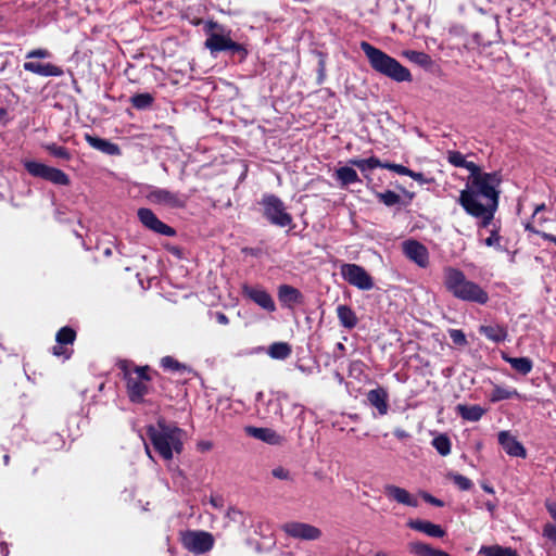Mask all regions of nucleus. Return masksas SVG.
Returning a JSON list of instances; mask_svg holds the SVG:
<instances>
[{
    "instance_id": "a878e982",
    "label": "nucleus",
    "mask_w": 556,
    "mask_h": 556,
    "mask_svg": "<svg viewBox=\"0 0 556 556\" xmlns=\"http://www.w3.org/2000/svg\"><path fill=\"white\" fill-rule=\"evenodd\" d=\"M503 359L507 362L516 371L522 375L529 374L533 368L532 361L528 357H510L504 355Z\"/></svg>"
},
{
    "instance_id": "bb28decb",
    "label": "nucleus",
    "mask_w": 556,
    "mask_h": 556,
    "mask_svg": "<svg viewBox=\"0 0 556 556\" xmlns=\"http://www.w3.org/2000/svg\"><path fill=\"white\" fill-rule=\"evenodd\" d=\"M480 332L493 342H502L507 337V331L500 325L481 326Z\"/></svg>"
},
{
    "instance_id": "f8f14e48",
    "label": "nucleus",
    "mask_w": 556,
    "mask_h": 556,
    "mask_svg": "<svg viewBox=\"0 0 556 556\" xmlns=\"http://www.w3.org/2000/svg\"><path fill=\"white\" fill-rule=\"evenodd\" d=\"M148 200L153 204H159L172 208L182 207L186 199L176 192L166 189H154L149 192Z\"/></svg>"
},
{
    "instance_id": "20e7f679",
    "label": "nucleus",
    "mask_w": 556,
    "mask_h": 556,
    "mask_svg": "<svg viewBox=\"0 0 556 556\" xmlns=\"http://www.w3.org/2000/svg\"><path fill=\"white\" fill-rule=\"evenodd\" d=\"M444 286L448 292L462 301L478 304H485L489 301L488 293L478 283L468 280L465 274L457 268L446 267L444 269Z\"/></svg>"
},
{
    "instance_id": "864d4df0",
    "label": "nucleus",
    "mask_w": 556,
    "mask_h": 556,
    "mask_svg": "<svg viewBox=\"0 0 556 556\" xmlns=\"http://www.w3.org/2000/svg\"><path fill=\"white\" fill-rule=\"evenodd\" d=\"M498 241H500V238L496 233H492L486 240H485V244L489 245V247H492V245H495V244H498Z\"/></svg>"
},
{
    "instance_id": "49530a36",
    "label": "nucleus",
    "mask_w": 556,
    "mask_h": 556,
    "mask_svg": "<svg viewBox=\"0 0 556 556\" xmlns=\"http://www.w3.org/2000/svg\"><path fill=\"white\" fill-rule=\"evenodd\" d=\"M383 168H388L390 170H393L400 175H405V176H408V174H410V169L403 166V165H400V164H390V163H387V164H383Z\"/></svg>"
},
{
    "instance_id": "ddd939ff",
    "label": "nucleus",
    "mask_w": 556,
    "mask_h": 556,
    "mask_svg": "<svg viewBox=\"0 0 556 556\" xmlns=\"http://www.w3.org/2000/svg\"><path fill=\"white\" fill-rule=\"evenodd\" d=\"M206 48L211 50V52H218L225 50L240 51L241 46L231 40L228 34L224 31L220 33H212L206 41Z\"/></svg>"
},
{
    "instance_id": "f704fd0d",
    "label": "nucleus",
    "mask_w": 556,
    "mask_h": 556,
    "mask_svg": "<svg viewBox=\"0 0 556 556\" xmlns=\"http://www.w3.org/2000/svg\"><path fill=\"white\" fill-rule=\"evenodd\" d=\"M433 447L442 456H446L451 453V441L445 434H439L432 440Z\"/></svg>"
},
{
    "instance_id": "9b49d317",
    "label": "nucleus",
    "mask_w": 556,
    "mask_h": 556,
    "mask_svg": "<svg viewBox=\"0 0 556 556\" xmlns=\"http://www.w3.org/2000/svg\"><path fill=\"white\" fill-rule=\"evenodd\" d=\"M282 530L287 535L299 540L313 541L321 535L318 528L304 522H287L282 526Z\"/></svg>"
},
{
    "instance_id": "b1692460",
    "label": "nucleus",
    "mask_w": 556,
    "mask_h": 556,
    "mask_svg": "<svg viewBox=\"0 0 556 556\" xmlns=\"http://www.w3.org/2000/svg\"><path fill=\"white\" fill-rule=\"evenodd\" d=\"M337 316H338L340 324L344 328H348V329L354 328L358 323V318H357L356 314L348 305H343V304L339 305L337 307Z\"/></svg>"
},
{
    "instance_id": "c03bdc74",
    "label": "nucleus",
    "mask_w": 556,
    "mask_h": 556,
    "mask_svg": "<svg viewBox=\"0 0 556 556\" xmlns=\"http://www.w3.org/2000/svg\"><path fill=\"white\" fill-rule=\"evenodd\" d=\"M450 337L455 344H459V345L466 344V337L462 330H458V329L450 330Z\"/></svg>"
},
{
    "instance_id": "7c9ffc66",
    "label": "nucleus",
    "mask_w": 556,
    "mask_h": 556,
    "mask_svg": "<svg viewBox=\"0 0 556 556\" xmlns=\"http://www.w3.org/2000/svg\"><path fill=\"white\" fill-rule=\"evenodd\" d=\"M349 163L353 166H356L362 172L371 170L377 167H383V164L374 156L369 159H352Z\"/></svg>"
},
{
    "instance_id": "c756f323",
    "label": "nucleus",
    "mask_w": 556,
    "mask_h": 556,
    "mask_svg": "<svg viewBox=\"0 0 556 556\" xmlns=\"http://www.w3.org/2000/svg\"><path fill=\"white\" fill-rule=\"evenodd\" d=\"M479 554H483L484 556H518L510 547L500 545L482 546L479 549Z\"/></svg>"
},
{
    "instance_id": "423d86ee",
    "label": "nucleus",
    "mask_w": 556,
    "mask_h": 556,
    "mask_svg": "<svg viewBox=\"0 0 556 556\" xmlns=\"http://www.w3.org/2000/svg\"><path fill=\"white\" fill-rule=\"evenodd\" d=\"M26 170L34 177L43 178L58 186H68L71 180L67 174L63 170L48 166L37 161H24Z\"/></svg>"
},
{
    "instance_id": "8fccbe9b",
    "label": "nucleus",
    "mask_w": 556,
    "mask_h": 556,
    "mask_svg": "<svg viewBox=\"0 0 556 556\" xmlns=\"http://www.w3.org/2000/svg\"><path fill=\"white\" fill-rule=\"evenodd\" d=\"M463 167L470 172L469 177H473L476 174H481L479 167L473 162L467 161V165H464Z\"/></svg>"
},
{
    "instance_id": "603ef678",
    "label": "nucleus",
    "mask_w": 556,
    "mask_h": 556,
    "mask_svg": "<svg viewBox=\"0 0 556 556\" xmlns=\"http://www.w3.org/2000/svg\"><path fill=\"white\" fill-rule=\"evenodd\" d=\"M424 498H425V501H427L428 503H430V504H432V505H434V506H439V507L443 506L442 501H440V500H438V498L433 497V496H432V495H430V494L425 493V494H424Z\"/></svg>"
},
{
    "instance_id": "3c124183",
    "label": "nucleus",
    "mask_w": 556,
    "mask_h": 556,
    "mask_svg": "<svg viewBox=\"0 0 556 556\" xmlns=\"http://www.w3.org/2000/svg\"><path fill=\"white\" fill-rule=\"evenodd\" d=\"M545 506H546V509L549 513L551 517L556 521V503L552 502V501H547Z\"/></svg>"
},
{
    "instance_id": "4d7b16f0",
    "label": "nucleus",
    "mask_w": 556,
    "mask_h": 556,
    "mask_svg": "<svg viewBox=\"0 0 556 556\" xmlns=\"http://www.w3.org/2000/svg\"><path fill=\"white\" fill-rule=\"evenodd\" d=\"M541 236L543 239L548 240L556 244V237L554 235L543 232Z\"/></svg>"
},
{
    "instance_id": "a18cd8bd",
    "label": "nucleus",
    "mask_w": 556,
    "mask_h": 556,
    "mask_svg": "<svg viewBox=\"0 0 556 556\" xmlns=\"http://www.w3.org/2000/svg\"><path fill=\"white\" fill-rule=\"evenodd\" d=\"M51 56V53L46 49H35L27 53V59H48Z\"/></svg>"
},
{
    "instance_id": "13d9d810",
    "label": "nucleus",
    "mask_w": 556,
    "mask_h": 556,
    "mask_svg": "<svg viewBox=\"0 0 556 556\" xmlns=\"http://www.w3.org/2000/svg\"><path fill=\"white\" fill-rule=\"evenodd\" d=\"M495 507H496V506H495V504H494V503H492V502H486V503H485V508H486L491 514H493V513H494Z\"/></svg>"
},
{
    "instance_id": "e2e57ef3",
    "label": "nucleus",
    "mask_w": 556,
    "mask_h": 556,
    "mask_svg": "<svg viewBox=\"0 0 556 556\" xmlns=\"http://www.w3.org/2000/svg\"><path fill=\"white\" fill-rule=\"evenodd\" d=\"M338 349L343 350V349H344L343 344H342V343H339V344H338Z\"/></svg>"
},
{
    "instance_id": "37998d69",
    "label": "nucleus",
    "mask_w": 556,
    "mask_h": 556,
    "mask_svg": "<svg viewBox=\"0 0 556 556\" xmlns=\"http://www.w3.org/2000/svg\"><path fill=\"white\" fill-rule=\"evenodd\" d=\"M161 365L164 369L167 370H177L180 367V364L170 356H165L161 359Z\"/></svg>"
},
{
    "instance_id": "6ab92c4d",
    "label": "nucleus",
    "mask_w": 556,
    "mask_h": 556,
    "mask_svg": "<svg viewBox=\"0 0 556 556\" xmlns=\"http://www.w3.org/2000/svg\"><path fill=\"white\" fill-rule=\"evenodd\" d=\"M24 70L45 77H59L63 74L61 67L53 65L51 63L25 62Z\"/></svg>"
},
{
    "instance_id": "2eb2a0df",
    "label": "nucleus",
    "mask_w": 556,
    "mask_h": 556,
    "mask_svg": "<svg viewBox=\"0 0 556 556\" xmlns=\"http://www.w3.org/2000/svg\"><path fill=\"white\" fill-rule=\"evenodd\" d=\"M404 254L420 267H426L429 263L428 250L421 243L408 240L403 243Z\"/></svg>"
},
{
    "instance_id": "473e14b6",
    "label": "nucleus",
    "mask_w": 556,
    "mask_h": 556,
    "mask_svg": "<svg viewBox=\"0 0 556 556\" xmlns=\"http://www.w3.org/2000/svg\"><path fill=\"white\" fill-rule=\"evenodd\" d=\"M337 178L343 184L349 185L358 180L357 173L350 166L340 167L336 172Z\"/></svg>"
},
{
    "instance_id": "39448f33",
    "label": "nucleus",
    "mask_w": 556,
    "mask_h": 556,
    "mask_svg": "<svg viewBox=\"0 0 556 556\" xmlns=\"http://www.w3.org/2000/svg\"><path fill=\"white\" fill-rule=\"evenodd\" d=\"M127 383V392L131 402H141L149 392L150 376L148 367H134L126 362L121 364Z\"/></svg>"
},
{
    "instance_id": "5fc2aeb1",
    "label": "nucleus",
    "mask_w": 556,
    "mask_h": 556,
    "mask_svg": "<svg viewBox=\"0 0 556 556\" xmlns=\"http://www.w3.org/2000/svg\"><path fill=\"white\" fill-rule=\"evenodd\" d=\"M216 320L220 325H227L229 323L228 317L223 313L216 314Z\"/></svg>"
},
{
    "instance_id": "a19ab883",
    "label": "nucleus",
    "mask_w": 556,
    "mask_h": 556,
    "mask_svg": "<svg viewBox=\"0 0 556 556\" xmlns=\"http://www.w3.org/2000/svg\"><path fill=\"white\" fill-rule=\"evenodd\" d=\"M453 482L460 489V490H469L472 486V482L465 476L455 473L452 476Z\"/></svg>"
},
{
    "instance_id": "5701e85b",
    "label": "nucleus",
    "mask_w": 556,
    "mask_h": 556,
    "mask_svg": "<svg viewBox=\"0 0 556 556\" xmlns=\"http://www.w3.org/2000/svg\"><path fill=\"white\" fill-rule=\"evenodd\" d=\"M85 139L93 149L99 150L105 154L117 155L119 153V148L109 140L93 137L91 135H86Z\"/></svg>"
},
{
    "instance_id": "f3484780",
    "label": "nucleus",
    "mask_w": 556,
    "mask_h": 556,
    "mask_svg": "<svg viewBox=\"0 0 556 556\" xmlns=\"http://www.w3.org/2000/svg\"><path fill=\"white\" fill-rule=\"evenodd\" d=\"M245 433L270 445H280L283 437L270 428L245 427Z\"/></svg>"
},
{
    "instance_id": "f257e3e1",
    "label": "nucleus",
    "mask_w": 556,
    "mask_h": 556,
    "mask_svg": "<svg viewBox=\"0 0 556 556\" xmlns=\"http://www.w3.org/2000/svg\"><path fill=\"white\" fill-rule=\"evenodd\" d=\"M500 184L496 173L476 174L468 178L467 188L460 192L459 203L469 215L481 219L483 227L491 223L498 206Z\"/></svg>"
},
{
    "instance_id": "72a5a7b5",
    "label": "nucleus",
    "mask_w": 556,
    "mask_h": 556,
    "mask_svg": "<svg viewBox=\"0 0 556 556\" xmlns=\"http://www.w3.org/2000/svg\"><path fill=\"white\" fill-rule=\"evenodd\" d=\"M408 549L416 556H434L435 549L430 545L422 542H412L408 545Z\"/></svg>"
},
{
    "instance_id": "2f4dec72",
    "label": "nucleus",
    "mask_w": 556,
    "mask_h": 556,
    "mask_svg": "<svg viewBox=\"0 0 556 556\" xmlns=\"http://www.w3.org/2000/svg\"><path fill=\"white\" fill-rule=\"evenodd\" d=\"M268 354L276 359H285L291 354V348L288 343L276 342L269 346Z\"/></svg>"
},
{
    "instance_id": "1a4fd4ad",
    "label": "nucleus",
    "mask_w": 556,
    "mask_h": 556,
    "mask_svg": "<svg viewBox=\"0 0 556 556\" xmlns=\"http://www.w3.org/2000/svg\"><path fill=\"white\" fill-rule=\"evenodd\" d=\"M181 541L184 547L195 555L211 551L215 542L214 536L206 531H188Z\"/></svg>"
},
{
    "instance_id": "680f3d73",
    "label": "nucleus",
    "mask_w": 556,
    "mask_h": 556,
    "mask_svg": "<svg viewBox=\"0 0 556 556\" xmlns=\"http://www.w3.org/2000/svg\"><path fill=\"white\" fill-rule=\"evenodd\" d=\"M544 208V205H540L535 208V213H538L539 211H542Z\"/></svg>"
},
{
    "instance_id": "393cba45",
    "label": "nucleus",
    "mask_w": 556,
    "mask_h": 556,
    "mask_svg": "<svg viewBox=\"0 0 556 556\" xmlns=\"http://www.w3.org/2000/svg\"><path fill=\"white\" fill-rule=\"evenodd\" d=\"M367 399H368L369 403L372 406H375L381 415L387 414V412H388V404H387L388 394L383 389L379 388V389L369 391Z\"/></svg>"
},
{
    "instance_id": "dca6fc26",
    "label": "nucleus",
    "mask_w": 556,
    "mask_h": 556,
    "mask_svg": "<svg viewBox=\"0 0 556 556\" xmlns=\"http://www.w3.org/2000/svg\"><path fill=\"white\" fill-rule=\"evenodd\" d=\"M497 437L498 443L509 456L521 458L527 456L523 445L509 431H501Z\"/></svg>"
},
{
    "instance_id": "bf43d9fd",
    "label": "nucleus",
    "mask_w": 556,
    "mask_h": 556,
    "mask_svg": "<svg viewBox=\"0 0 556 556\" xmlns=\"http://www.w3.org/2000/svg\"><path fill=\"white\" fill-rule=\"evenodd\" d=\"M483 490L490 494L494 493V490L492 486L484 484Z\"/></svg>"
},
{
    "instance_id": "aec40b11",
    "label": "nucleus",
    "mask_w": 556,
    "mask_h": 556,
    "mask_svg": "<svg viewBox=\"0 0 556 556\" xmlns=\"http://www.w3.org/2000/svg\"><path fill=\"white\" fill-rule=\"evenodd\" d=\"M76 337L75 331L70 327L61 328L56 333V342L59 345L53 348V354L56 356H65V358L70 357L67 353V349L62 348V344H71L74 342Z\"/></svg>"
},
{
    "instance_id": "ea45409f",
    "label": "nucleus",
    "mask_w": 556,
    "mask_h": 556,
    "mask_svg": "<svg viewBox=\"0 0 556 556\" xmlns=\"http://www.w3.org/2000/svg\"><path fill=\"white\" fill-rule=\"evenodd\" d=\"M46 149L54 156L56 157H60V159H64V160H70L71 157V154L68 153V151L63 148V147H60V146H56V144H49L46 147Z\"/></svg>"
},
{
    "instance_id": "de8ad7c7",
    "label": "nucleus",
    "mask_w": 556,
    "mask_h": 556,
    "mask_svg": "<svg viewBox=\"0 0 556 556\" xmlns=\"http://www.w3.org/2000/svg\"><path fill=\"white\" fill-rule=\"evenodd\" d=\"M273 476L280 480L289 479V471L282 467H277L273 470Z\"/></svg>"
},
{
    "instance_id": "4be33fe9",
    "label": "nucleus",
    "mask_w": 556,
    "mask_h": 556,
    "mask_svg": "<svg viewBox=\"0 0 556 556\" xmlns=\"http://www.w3.org/2000/svg\"><path fill=\"white\" fill-rule=\"evenodd\" d=\"M278 298L283 305H287L289 307L302 302L301 292L298 289L288 285H282L279 287Z\"/></svg>"
},
{
    "instance_id": "4c0bfd02",
    "label": "nucleus",
    "mask_w": 556,
    "mask_h": 556,
    "mask_svg": "<svg viewBox=\"0 0 556 556\" xmlns=\"http://www.w3.org/2000/svg\"><path fill=\"white\" fill-rule=\"evenodd\" d=\"M378 199L387 206H393L400 203L401 197L394 191H386L377 194Z\"/></svg>"
},
{
    "instance_id": "09e8293b",
    "label": "nucleus",
    "mask_w": 556,
    "mask_h": 556,
    "mask_svg": "<svg viewBox=\"0 0 556 556\" xmlns=\"http://www.w3.org/2000/svg\"><path fill=\"white\" fill-rule=\"evenodd\" d=\"M208 502L216 509L224 507V498L219 495H211Z\"/></svg>"
},
{
    "instance_id": "7ed1b4c3",
    "label": "nucleus",
    "mask_w": 556,
    "mask_h": 556,
    "mask_svg": "<svg viewBox=\"0 0 556 556\" xmlns=\"http://www.w3.org/2000/svg\"><path fill=\"white\" fill-rule=\"evenodd\" d=\"M361 49L365 53L372 70L377 73L397 83L412 81L410 72L394 58L375 48L367 41L361 42Z\"/></svg>"
},
{
    "instance_id": "f03ea898",
    "label": "nucleus",
    "mask_w": 556,
    "mask_h": 556,
    "mask_svg": "<svg viewBox=\"0 0 556 556\" xmlns=\"http://www.w3.org/2000/svg\"><path fill=\"white\" fill-rule=\"evenodd\" d=\"M148 435L165 460H170L175 453L179 454L182 450L184 431L164 420H160L156 426H149Z\"/></svg>"
},
{
    "instance_id": "412c9836",
    "label": "nucleus",
    "mask_w": 556,
    "mask_h": 556,
    "mask_svg": "<svg viewBox=\"0 0 556 556\" xmlns=\"http://www.w3.org/2000/svg\"><path fill=\"white\" fill-rule=\"evenodd\" d=\"M408 527L432 538H442L445 534L444 530L440 526L430 521L410 520L408 522Z\"/></svg>"
},
{
    "instance_id": "6e6d98bb",
    "label": "nucleus",
    "mask_w": 556,
    "mask_h": 556,
    "mask_svg": "<svg viewBox=\"0 0 556 556\" xmlns=\"http://www.w3.org/2000/svg\"><path fill=\"white\" fill-rule=\"evenodd\" d=\"M408 176L416 181H420V182L424 181V176L421 173H415V172L410 170V174H408Z\"/></svg>"
},
{
    "instance_id": "9d476101",
    "label": "nucleus",
    "mask_w": 556,
    "mask_h": 556,
    "mask_svg": "<svg viewBox=\"0 0 556 556\" xmlns=\"http://www.w3.org/2000/svg\"><path fill=\"white\" fill-rule=\"evenodd\" d=\"M243 294L266 312L276 311V304L271 295L260 286L243 285Z\"/></svg>"
},
{
    "instance_id": "0e129e2a",
    "label": "nucleus",
    "mask_w": 556,
    "mask_h": 556,
    "mask_svg": "<svg viewBox=\"0 0 556 556\" xmlns=\"http://www.w3.org/2000/svg\"><path fill=\"white\" fill-rule=\"evenodd\" d=\"M147 454L151 457L150 450L148 446H146Z\"/></svg>"
},
{
    "instance_id": "cd10ccee",
    "label": "nucleus",
    "mask_w": 556,
    "mask_h": 556,
    "mask_svg": "<svg viewBox=\"0 0 556 556\" xmlns=\"http://www.w3.org/2000/svg\"><path fill=\"white\" fill-rule=\"evenodd\" d=\"M458 414L466 420L478 421L484 415L485 410L479 405H458L456 407Z\"/></svg>"
},
{
    "instance_id": "4468645a",
    "label": "nucleus",
    "mask_w": 556,
    "mask_h": 556,
    "mask_svg": "<svg viewBox=\"0 0 556 556\" xmlns=\"http://www.w3.org/2000/svg\"><path fill=\"white\" fill-rule=\"evenodd\" d=\"M138 217L140 222L149 229L154 232L164 236H173L175 231L163 222H161L156 215L149 208H140L138 211Z\"/></svg>"
},
{
    "instance_id": "79ce46f5",
    "label": "nucleus",
    "mask_w": 556,
    "mask_h": 556,
    "mask_svg": "<svg viewBox=\"0 0 556 556\" xmlns=\"http://www.w3.org/2000/svg\"><path fill=\"white\" fill-rule=\"evenodd\" d=\"M448 162L457 167H463L464 165H467L466 157L459 152H450Z\"/></svg>"
},
{
    "instance_id": "c9c22d12",
    "label": "nucleus",
    "mask_w": 556,
    "mask_h": 556,
    "mask_svg": "<svg viewBox=\"0 0 556 556\" xmlns=\"http://www.w3.org/2000/svg\"><path fill=\"white\" fill-rule=\"evenodd\" d=\"M409 61L417 63L421 66L430 64V56L424 52L408 50L403 53Z\"/></svg>"
},
{
    "instance_id": "a211bd4d",
    "label": "nucleus",
    "mask_w": 556,
    "mask_h": 556,
    "mask_svg": "<svg viewBox=\"0 0 556 556\" xmlns=\"http://www.w3.org/2000/svg\"><path fill=\"white\" fill-rule=\"evenodd\" d=\"M384 493L390 500H393L400 504L410 507L418 506L417 498L403 488L393 484H388L384 486Z\"/></svg>"
},
{
    "instance_id": "6e6552de",
    "label": "nucleus",
    "mask_w": 556,
    "mask_h": 556,
    "mask_svg": "<svg viewBox=\"0 0 556 556\" xmlns=\"http://www.w3.org/2000/svg\"><path fill=\"white\" fill-rule=\"evenodd\" d=\"M340 274L345 281L359 290H370L374 288L370 275L357 264H342Z\"/></svg>"
},
{
    "instance_id": "c85d7f7f",
    "label": "nucleus",
    "mask_w": 556,
    "mask_h": 556,
    "mask_svg": "<svg viewBox=\"0 0 556 556\" xmlns=\"http://www.w3.org/2000/svg\"><path fill=\"white\" fill-rule=\"evenodd\" d=\"M515 396H519V393L515 389L504 388L502 386L495 384L493 387L492 392L490 393V401L495 403L502 400L511 399Z\"/></svg>"
},
{
    "instance_id": "e433bc0d",
    "label": "nucleus",
    "mask_w": 556,
    "mask_h": 556,
    "mask_svg": "<svg viewBox=\"0 0 556 556\" xmlns=\"http://www.w3.org/2000/svg\"><path fill=\"white\" fill-rule=\"evenodd\" d=\"M153 102V97L150 93H139L131 98V103L136 109H146Z\"/></svg>"
},
{
    "instance_id": "0eeeda50",
    "label": "nucleus",
    "mask_w": 556,
    "mask_h": 556,
    "mask_svg": "<svg viewBox=\"0 0 556 556\" xmlns=\"http://www.w3.org/2000/svg\"><path fill=\"white\" fill-rule=\"evenodd\" d=\"M264 214L266 218L274 225L279 227H288L292 224L291 215L280 199L275 195H266L263 199Z\"/></svg>"
},
{
    "instance_id": "58836bf2",
    "label": "nucleus",
    "mask_w": 556,
    "mask_h": 556,
    "mask_svg": "<svg viewBox=\"0 0 556 556\" xmlns=\"http://www.w3.org/2000/svg\"><path fill=\"white\" fill-rule=\"evenodd\" d=\"M225 519L227 520L225 523L226 527L229 526L230 522L242 523L243 514L235 507H229L225 514Z\"/></svg>"
},
{
    "instance_id": "052dcab7",
    "label": "nucleus",
    "mask_w": 556,
    "mask_h": 556,
    "mask_svg": "<svg viewBox=\"0 0 556 556\" xmlns=\"http://www.w3.org/2000/svg\"><path fill=\"white\" fill-rule=\"evenodd\" d=\"M0 553L7 555V546L3 544H0Z\"/></svg>"
}]
</instances>
